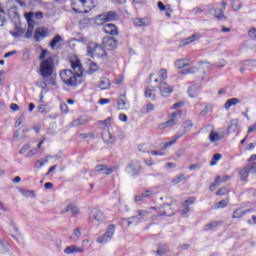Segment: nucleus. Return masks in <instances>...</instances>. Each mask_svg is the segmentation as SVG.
Here are the masks:
<instances>
[{
    "label": "nucleus",
    "mask_w": 256,
    "mask_h": 256,
    "mask_svg": "<svg viewBox=\"0 0 256 256\" xmlns=\"http://www.w3.org/2000/svg\"><path fill=\"white\" fill-rule=\"evenodd\" d=\"M70 65L74 72L71 70H62L60 77L67 87H77V85H79L77 78L83 77V64H81L79 58H76L70 61Z\"/></svg>",
    "instance_id": "obj_1"
},
{
    "label": "nucleus",
    "mask_w": 256,
    "mask_h": 256,
    "mask_svg": "<svg viewBox=\"0 0 256 256\" xmlns=\"http://www.w3.org/2000/svg\"><path fill=\"white\" fill-rule=\"evenodd\" d=\"M111 239H113V238H110L109 236H107L106 233H104V235L99 236L96 241H97V243H101L102 245H105V243H109V241H111Z\"/></svg>",
    "instance_id": "obj_36"
},
{
    "label": "nucleus",
    "mask_w": 256,
    "mask_h": 256,
    "mask_svg": "<svg viewBox=\"0 0 256 256\" xmlns=\"http://www.w3.org/2000/svg\"><path fill=\"white\" fill-rule=\"evenodd\" d=\"M158 89L160 91V95L162 97H169V95H171V93H173V86L169 85L167 82L161 80L159 82V86Z\"/></svg>",
    "instance_id": "obj_9"
},
{
    "label": "nucleus",
    "mask_w": 256,
    "mask_h": 256,
    "mask_svg": "<svg viewBox=\"0 0 256 256\" xmlns=\"http://www.w3.org/2000/svg\"><path fill=\"white\" fill-rule=\"evenodd\" d=\"M190 171H195V169H201V164L196 163L189 166Z\"/></svg>",
    "instance_id": "obj_57"
},
{
    "label": "nucleus",
    "mask_w": 256,
    "mask_h": 256,
    "mask_svg": "<svg viewBox=\"0 0 256 256\" xmlns=\"http://www.w3.org/2000/svg\"><path fill=\"white\" fill-rule=\"evenodd\" d=\"M99 87L103 91H105L106 89H109V87H111V80H109V78H102L100 80Z\"/></svg>",
    "instance_id": "obj_30"
},
{
    "label": "nucleus",
    "mask_w": 256,
    "mask_h": 256,
    "mask_svg": "<svg viewBox=\"0 0 256 256\" xmlns=\"http://www.w3.org/2000/svg\"><path fill=\"white\" fill-rule=\"evenodd\" d=\"M177 115H179V112H173L171 118L160 125V129H167V127H173V125H177Z\"/></svg>",
    "instance_id": "obj_14"
},
{
    "label": "nucleus",
    "mask_w": 256,
    "mask_h": 256,
    "mask_svg": "<svg viewBox=\"0 0 256 256\" xmlns=\"http://www.w3.org/2000/svg\"><path fill=\"white\" fill-rule=\"evenodd\" d=\"M154 110H155V105H153L152 103H148L141 108V113H143L144 115H147V113H151V111H154Z\"/></svg>",
    "instance_id": "obj_31"
},
{
    "label": "nucleus",
    "mask_w": 256,
    "mask_h": 256,
    "mask_svg": "<svg viewBox=\"0 0 256 256\" xmlns=\"http://www.w3.org/2000/svg\"><path fill=\"white\" fill-rule=\"evenodd\" d=\"M209 141L210 143H215V141H221V136H219V133L211 131L209 134Z\"/></svg>",
    "instance_id": "obj_33"
},
{
    "label": "nucleus",
    "mask_w": 256,
    "mask_h": 256,
    "mask_svg": "<svg viewBox=\"0 0 256 256\" xmlns=\"http://www.w3.org/2000/svg\"><path fill=\"white\" fill-rule=\"evenodd\" d=\"M33 26H28L26 33H25V39H31L33 37Z\"/></svg>",
    "instance_id": "obj_47"
},
{
    "label": "nucleus",
    "mask_w": 256,
    "mask_h": 256,
    "mask_svg": "<svg viewBox=\"0 0 256 256\" xmlns=\"http://www.w3.org/2000/svg\"><path fill=\"white\" fill-rule=\"evenodd\" d=\"M150 215V212L147 210H138V214L129 218H126L128 227L130 225H139V223L145 221Z\"/></svg>",
    "instance_id": "obj_3"
},
{
    "label": "nucleus",
    "mask_w": 256,
    "mask_h": 256,
    "mask_svg": "<svg viewBox=\"0 0 256 256\" xmlns=\"http://www.w3.org/2000/svg\"><path fill=\"white\" fill-rule=\"evenodd\" d=\"M250 169H251V165L249 164L239 172L241 181H245V179L249 177V174L251 173Z\"/></svg>",
    "instance_id": "obj_27"
},
{
    "label": "nucleus",
    "mask_w": 256,
    "mask_h": 256,
    "mask_svg": "<svg viewBox=\"0 0 256 256\" xmlns=\"http://www.w3.org/2000/svg\"><path fill=\"white\" fill-rule=\"evenodd\" d=\"M158 5V9H160V11H166L167 10V6H165V4H163V2L159 1L157 3Z\"/></svg>",
    "instance_id": "obj_59"
},
{
    "label": "nucleus",
    "mask_w": 256,
    "mask_h": 256,
    "mask_svg": "<svg viewBox=\"0 0 256 256\" xmlns=\"http://www.w3.org/2000/svg\"><path fill=\"white\" fill-rule=\"evenodd\" d=\"M94 221L97 223H103L105 221V214L98 208H93L88 218V223H93Z\"/></svg>",
    "instance_id": "obj_7"
},
{
    "label": "nucleus",
    "mask_w": 256,
    "mask_h": 256,
    "mask_svg": "<svg viewBox=\"0 0 256 256\" xmlns=\"http://www.w3.org/2000/svg\"><path fill=\"white\" fill-rule=\"evenodd\" d=\"M183 135H185V133L176 134L175 139H173L172 141L164 143V145L162 146V149H169V147H171L172 145H175V143H177L178 139H181V137H183Z\"/></svg>",
    "instance_id": "obj_28"
},
{
    "label": "nucleus",
    "mask_w": 256,
    "mask_h": 256,
    "mask_svg": "<svg viewBox=\"0 0 256 256\" xmlns=\"http://www.w3.org/2000/svg\"><path fill=\"white\" fill-rule=\"evenodd\" d=\"M34 19H43V12L34 13Z\"/></svg>",
    "instance_id": "obj_64"
},
{
    "label": "nucleus",
    "mask_w": 256,
    "mask_h": 256,
    "mask_svg": "<svg viewBox=\"0 0 256 256\" xmlns=\"http://www.w3.org/2000/svg\"><path fill=\"white\" fill-rule=\"evenodd\" d=\"M74 3L75 5H77L78 7H82L83 9V10L74 9L76 13H89V11H91V9L95 7V2H93V0H74Z\"/></svg>",
    "instance_id": "obj_6"
},
{
    "label": "nucleus",
    "mask_w": 256,
    "mask_h": 256,
    "mask_svg": "<svg viewBox=\"0 0 256 256\" xmlns=\"http://www.w3.org/2000/svg\"><path fill=\"white\" fill-rule=\"evenodd\" d=\"M134 24L136 25V27H147V25H149V21H147V19L145 18H137L134 21Z\"/></svg>",
    "instance_id": "obj_32"
},
{
    "label": "nucleus",
    "mask_w": 256,
    "mask_h": 256,
    "mask_svg": "<svg viewBox=\"0 0 256 256\" xmlns=\"http://www.w3.org/2000/svg\"><path fill=\"white\" fill-rule=\"evenodd\" d=\"M250 173H256V163L255 162L250 164Z\"/></svg>",
    "instance_id": "obj_63"
},
{
    "label": "nucleus",
    "mask_w": 256,
    "mask_h": 256,
    "mask_svg": "<svg viewBox=\"0 0 256 256\" xmlns=\"http://www.w3.org/2000/svg\"><path fill=\"white\" fill-rule=\"evenodd\" d=\"M169 253V246L167 244H158L156 250V256H163Z\"/></svg>",
    "instance_id": "obj_22"
},
{
    "label": "nucleus",
    "mask_w": 256,
    "mask_h": 256,
    "mask_svg": "<svg viewBox=\"0 0 256 256\" xmlns=\"http://www.w3.org/2000/svg\"><path fill=\"white\" fill-rule=\"evenodd\" d=\"M247 213H251V209H248V210L237 209L233 212L232 218L241 219V217L247 215Z\"/></svg>",
    "instance_id": "obj_26"
},
{
    "label": "nucleus",
    "mask_w": 256,
    "mask_h": 256,
    "mask_svg": "<svg viewBox=\"0 0 256 256\" xmlns=\"http://www.w3.org/2000/svg\"><path fill=\"white\" fill-rule=\"evenodd\" d=\"M117 39L113 36H106L102 40V45L104 49H108V51H113V49H117Z\"/></svg>",
    "instance_id": "obj_8"
},
{
    "label": "nucleus",
    "mask_w": 256,
    "mask_h": 256,
    "mask_svg": "<svg viewBox=\"0 0 256 256\" xmlns=\"http://www.w3.org/2000/svg\"><path fill=\"white\" fill-rule=\"evenodd\" d=\"M227 193H229V189L227 188H220L217 192L216 195L218 196H223V195H227Z\"/></svg>",
    "instance_id": "obj_53"
},
{
    "label": "nucleus",
    "mask_w": 256,
    "mask_h": 256,
    "mask_svg": "<svg viewBox=\"0 0 256 256\" xmlns=\"http://www.w3.org/2000/svg\"><path fill=\"white\" fill-rule=\"evenodd\" d=\"M100 19L104 21V23H109L111 21H117V19H119V15L115 11H108L101 14Z\"/></svg>",
    "instance_id": "obj_11"
},
{
    "label": "nucleus",
    "mask_w": 256,
    "mask_h": 256,
    "mask_svg": "<svg viewBox=\"0 0 256 256\" xmlns=\"http://www.w3.org/2000/svg\"><path fill=\"white\" fill-rule=\"evenodd\" d=\"M141 171H143V166L139 160H132L126 167V173L131 177H137Z\"/></svg>",
    "instance_id": "obj_5"
},
{
    "label": "nucleus",
    "mask_w": 256,
    "mask_h": 256,
    "mask_svg": "<svg viewBox=\"0 0 256 256\" xmlns=\"http://www.w3.org/2000/svg\"><path fill=\"white\" fill-rule=\"evenodd\" d=\"M87 53L89 57H103L105 54V49L101 45L95 42H89L87 45Z\"/></svg>",
    "instance_id": "obj_4"
},
{
    "label": "nucleus",
    "mask_w": 256,
    "mask_h": 256,
    "mask_svg": "<svg viewBox=\"0 0 256 256\" xmlns=\"http://www.w3.org/2000/svg\"><path fill=\"white\" fill-rule=\"evenodd\" d=\"M227 203H229V201L221 200L220 202H218L216 204V207H217V209H224V207H227Z\"/></svg>",
    "instance_id": "obj_51"
},
{
    "label": "nucleus",
    "mask_w": 256,
    "mask_h": 256,
    "mask_svg": "<svg viewBox=\"0 0 256 256\" xmlns=\"http://www.w3.org/2000/svg\"><path fill=\"white\" fill-rule=\"evenodd\" d=\"M81 125H85V120H83V118H78L72 122V127H79Z\"/></svg>",
    "instance_id": "obj_46"
},
{
    "label": "nucleus",
    "mask_w": 256,
    "mask_h": 256,
    "mask_svg": "<svg viewBox=\"0 0 256 256\" xmlns=\"http://www.w3.org/2000/svg\"><path fill=\"white\" fill-rule=\"evenodd\" d=\"M189 64L185 63V60H178L175 62V67H177V69H183L184 67H188Z\"/></svg>",
    "instance_id": "obj_43"
},
{
    "label": "nucleus",
    "mask_w": 256,
    "mask_h": 256,
    "mask_svg": "<svg viewBox=\"0 0 256 256\" xmlns=\"http://www.w3.org/2000/svg\"><path fill=\"white\" fill-rule=\"evenodd\" d=\"M160 77H161V79H167V70L166 69L160 70Z\"/></svg>",
    "instance_id": "obj_62"
},
{
    "label": "nucleus",
    "mask_w": 256,
    "mask_h": 256,
    "mask_svg": "<svg viewBox=\"0 0 256 256\" xmlns=\"http://www.w3.org/2000/svg\"><path fill=\"white\" fill-rule=\"evenodd\" d=\"M34 17H35V13L34 12H28V13L25 14L26 21H31V20L34 19Z\"/></svg>",
    "instance_id": "obj_56"
},
{
    "label": "nucleus",
    "mask_w": 256,
    "mask_h": 256,
    "mask_svg": "<svg viewBox=\"0 0 256 256\" xmlns=\"http://www.w3.org/2000/svg\"><path fill=\"white\" fill-rule=\"evenodd\" d=\"M49 53V51L47 50H42L40 56H39V59L40 61H43V59H45V57H47V54Z\"/></svg>",
    "instance_id": "obj_61"
},
{
    "label": "nucleus",
    "mask_w": 256,
    "mask_h": 256,
    "mask_svg": "<svg viewBox=\"0 0 256 256\" xmlns=\"http://www.w3.org/2000/svg\"><path fill=\"white\" fill-rule=\"evenodd\" d=\"M62 213H71L72 217H75L76 215H79V208H77L75 204H69Z\"/></svg>",
    "instance_id": "obj_24"
},
{
    "label": "nucleus",
    "mask_w": 256,
    "mask_h": 256,
    "mask_svg": "<svg viewBox=\"0 0 256 256\" xmlns=\"http://www.w3.org/2000/svg\"><path fill=\"white\" fill-rule=\"evenodd\" d=\"M153 91H155V89L146 88L145 89V97L152 99V101H155V95H153Z\"/></svg>",
    "instance_id": "obj_42"
},
{
    "label": "nucleus",
    "mask_w": 256,
    "mask_h": 256,
    "mask_svg": "<svg viewBox=\"0 0 256 256\" xmlns=\"http://www.w3.org/2000/svg\"><path fill=\"white\" fill-rule=\"evenodd\" d=\"M248 37H250V39H253V41H256V29L252 28L248 31Z\"/></svg>",
    "instance_id": "obj_52"
},
{
    "label": "nucleus",
    "mask_w": 256,
    "mask_h": 256,
    "mask_svg": "<svg viewBox=\"0 0 256 256\" xmlns=\"http://www.w3.org/2000/svg\"><path fill=\"white\" fill-rule=\"evenodd\" d=\"M55 69L53 57H48L40 63V75L42 79H49Z\"/></svg>",
    "instance_id": "obj_2"
},
{
    "label": "nucleus",
    "mask_w": 256,
    "mask_h": 256,
    "mask_svg": "<svg viewBox=\"0 0 256 256\" xmlns=\"http://www.w3.org/2000/svg\"><path fill=\"white\" fill-rule=\"evenodd\" d=\"M200 37L201 35H199L198 33H195L192 36L182 40V45H189V43H193L197 41V39H199Z\"/></svg>",
    "instance_id": "obj_29"
},
{
    "label": "nucleus",
    "mask_w": 256,
    "mask_h": 256,
    "mask_svg": "<svg viewBox=\"0 0 256 256\" xmlns=\"http://www.w3.org/2000/svg\"><path fill=\"white\" fill-rule=\"evenodd\" d=\"M218 185H221V176H217V177L215 178L214 183H212V184L210 185V187H209L210 191H215V189H216V187H217Z\"/></svg>",
    "instance_id": "obj_40"
},
{
    "label": "nucleus",
    "mask_w": 256,
    "mask_h": 256,
    "mask_svg": "<svg viewBox=\"0 0 256 256\" xmlns=\"http://www.w3.org/2000/svg\"><path fill=\"white\" fill-rule=\"evenodd\" d=\"M239 103H241V100H239V98H231V99H228V100L225 102L224 107H225V109H226L227 111H229V109H231V107H233V106H235V105H237V104H239Z\"/></svg>",
    "instance_id": "obj_25"
},
{
    "label": "nucleus",
    "mask_w": 256,
    "mask_h": 256,
    "mask_svg": "<svg viewBox=\"0 0 256 256\" xmlns=\"http://www.w3.org/2000/svg\"><path fill=\"white\" fill-rule=\"evenodd\" d=\"M200 92H201V85H198V84H193V85L190 86L189 89H188V95H189V97H191L192 99H194L195 97H197Z\"/></svg>",
    "instance_id": "obj_15"
},
{
    "label": "nucleus",
    "mask_w": 256,
    "mask_h": 256,
    "mask_svg": "<svg viewBox=\"0 0 256 256\" xmlns=\"http://www.w3.org/2000/svg\"><path fill=\"white\" fill-rule=\"evenodd\" d=\"M60 41H63V38L60 35H56L50 42V47L52 49H55L57 46V43H60Z\"/></svg>",
    "instance_id": "obj_39"
},
{
    "label": "nucleus",
    "mask_w": 256,
    "mask_h": 256,
    "mask_svg": "<svg viewBox=\"0 0 256 256\" xmlns=\"http://www.w3.org/2000/svg\"><path fill=\"white\" fill-rule=\"evenodd\" d=\"M119 169V166H112L107 167L105 164L97 165L95 167L96 173H103V175H112V173H115Z\"/></svg>",
    "instance_id": "obj_10"
},
{
    "label": "nucleus",
    "mask_w": 256,
    "mask_h": 256,
    "mask_svg": "<svg viewBox=\"0 0 256 256\" xmlns=\"http://www.w3.org/2000/svg\"><path fill=\"white\" fill-rule=\"evenodd\" d=\"M25 33V27L21 26V22L14 24V31H10V35L15 39H19Z\"/></svg>",
    "instance_id": "obj_12"
},
{
    "label": "nucleus",
    "mask_w": 256,
    "mask_h": 256,
    "mask_svg": "<svg viewBox=\"0 0 256 256\" xmlns=\"http://www.w3.org/2000/svg\"><path fill=\"white\" fill-rule=\"evenodd\" d=\"M30 149H31V144H26L20 149L19 153L20 155H25V153H27V151H29Z\"/></svg>",
    "instance_id": "obj_50"
},
{
    "label": "nucleus",
    "mask_w": 256,
    "mask_h": 256,
    "mask_svg": "<svg viewBox=\"0 0 256 256\" xmlns=\"http://www.w3.org/2000/svg\"><path fill=\"white\" fill-rule=\"evenodd\" d=\"M151 197H153V192L151 190H146L141 195L135 196V201L137 203L139 201H145V199H149Z\"/></svg>",
    "instance_id": "obj_23"
},
{
    "label": "nucleus",
    "mask_w": 256,
    "mask_h": 256,
    "mask_svg": "<svg viewBox=\"0 0 256 256\" xmlns=\"http://www.w3.org/2000/svg\"><path fill=\"white\" fill-rule=\"evenodd\" d=\"M99 71V66L95 62H90L89 64V70L88 73L89 75H93V73Z\"/></svg>",
    "instance_id": "obj_38"
},
{
    "label": "nucleus",
    "mask_w": 256,
    "mask_h": 256,
    "mask_svg": "<svg viewBox=\"0 0 256 256\" xmlns=\"http://www.w3.org/2000/svg\"><path fill=\"white\" fill-rule=\"evenodd\" d=\"M83 248H79L75 245L68 246L64 249L66 255H73V253H83Z\"/></svg>",
    "instance_id": "obj_21"
},
{
    "label": "nucleus",
    "mask_w": 256,
    "mask_h": 256,
    "mask_svg": "<svg viewBox=\"0 0 256 256\" xmlns=\"http://www.w3.org/2000/svg\"><path fill=\"white\" fill-rule=\"evenodd\" d=\"M185 179V174H180L172 180V183H174V185H179V183H181V181H185Z\"/></svg>",
    "instance_id": "obj_41"
},
{
    "label": "nucleus",
    "mask_w": 256,
    "mask_h": 256,
    "mask_svg": "<svg viewBox=\"0 0 256 256\" xmlns=\"http://www.w3.org/2000/svg\"><path fill=\"white\" fill-rule=\"evenodd\" d=\"M104 234L113 239V236L115 235V225L110 224Z\"/></svg>",
    "instance_id": "obj_37"
},
{
    "label": "nucleus",
    "mask_w": 256,
    "mask_h": 256,
    "mask_svg": "<svg viewBox=\"0 0 256 256\" xmlns=\"http://www.w3.org/2000/svg\"><path fill=\"white\" fill-rule=\"evenodd\" d=\"M47 37V31H45L43 28H38L34 33V39L37 43L41 41L42 39H45Z\"/></svg>",
    "instance_id": "obj_20"
},
{
    "label": "nucleus",
    "mask_w": 256,
    "mask_h": 256,
    "mask_svg": "<svg viewBox=\"0 0 256 256\" xmlns=\"http://www.w3.org/2000/svg\"><path fill=\"white\" fill-rule=\"evenodd\" d=\"M73 235L76 239H79L81 237V230L79 228L74 229Z\"/></svg>",
    "instance_id": "obj_60"
},
{
    "label": "nucleus",
    "mask_w": 256,
    "mask_h": 256,
    "mask_svg": "<svg viewBox=\"0 0 256 256\" xmlns=\"http://www.w3.org/2000/svg\"><path fill=\"white\" fill-rule=\"evenodd\" d=\"M205 11V7L201 6V7H195L192 10V13H194L195 15H199L201 13H203Z\"/></svg>",
    "instance_id": "obj_49"
},
{
    "label": "nucleus",
    "mask_w": 256,
    "mask_h": 256,
    "mask_svg": "<svg viewBox=\"0 0 256 256\" xmlns=\"http://www.w3.org/2000/svg\"><path fill=\"white\" fill-rule=\"evenodd\" d=\"M182 127L185 131V133H189V131H191V129H193V121L191 120H186L183 122Z\"/></svg>",
    "instance_id": "obj_34"
},
{
    "label": "nucleus",
    "mask_w": 256,
    "mask_h": 256,
    "mask_svg": "<svg viewBox=\"0 0 256 256\" xmlns=\"http://www.w3.org/2000/svg\"><path fill=\"white\" fill-rule=\"evenodd\" d=\"M39 150L37 148H34L32 150H30L27 154V158L30 159L31 157H35V154L38 152Z\"/></svg>",
    "instance_id": "obj_55"
},
{
    "label": "nucleus",
    "mask_w": 256,
    "mask_h": 256,
    "mask_svg": "<svg viewBox=\"0 0 256 256\" xmlns=\"http://www.w3.org/2000/svg\"><path fill=\"white\" fill-rule=\"evenodd\" d=\"M196 71H198L197 67H190L182 70L180 73H182V75H189V73H195Z\"/></svg>",
    "instance_id": "obj_45"
},
{
    "label": "nucleus",
    "mask_w": 256,
    "mask_h": 256,
    "mask_svg": "<svg viewBox=\"0 0 256 256\" xmlns=\"http://www.w3.org/2000/svg\"><path fill=\"white\" fill-rule=\"evenodd\" d=\"M47 83L48 85H52V86L57 85V82L55 81V77H53V75L50 76V78L47 80Z\"/></svg>",
    "instance_id": "obj_58"
},
{
    "label": "nucleus",
    "mask_w": 256,
    "mask_h": 256,
    "mask_svg": "<svg viewBox=\"0 0 256 256\" xmlns=\"http://www.w3.org/2000/svg\"><path fill=\"white\" fill-rule=\"evenodd\" d=\"M241 7H242L241 2H232L233 11H239V9H241Z\"/></svg>",
    "instance_id": "obj_54"
},
{
    "label": "nucleus",
    "mask_w": 256,
    "mask_h": 256,
    "mask_svg": "<svg viewBox=\"0 0 256 256\" xmlns=\"http://www.w3.org/2000/svg\"><path fill=\"white\" fill-rule=\"evenodd\" d=\"M102 139L104 143H107V144L115 143V137L113 136V134H111L109 130H104L102 132Z\"/></svg>",
    "instance_id": "obj_17"
},
{
    "label": "nucleus",
    "mask_w": 256,
    "mask_h": 256,
    "mask_svg": "<svg viewBox=\"0 0 256 256\" xmlns=\"http://www.w3.org/2000/svg\"><path fill=\"white\" fill-rule=\"evenodd\" d=\"M220 223L221 222H218V221L210 222L205 225L204 231H213V229H215L216 227H219Z\"/></svg>",
    "instance_id": "obj_35"
},
{
    "label": "nucleus",
    "mask_w": 256,
    "mask_h": 256,
    "mask_svg": "<svg viewBox=\"0 0 256 256\" xmlns=\"http://www.w3.org/2000/svg\"><path fill=\"white\" fill-rule=\"evenodd\" d=\"M138 149L140 153H151V151H149V148H147V144H140L138 146Z\"/></svg>",
    "instance_id": "obj_48"
},
{
    "label": "nucleus",
    "mask_w": 256,
    "mask_h": 256,
    "mask_svg": "<svg viewBox=\"0 0 256 256\" xmlns=\"http://www.w3.org/2000/svg\"><path fill=\"white\" fill-rule=\"evenodd\" d=\"M193 203H195V197H190L182 203V207H184V209L182 210V215H187V213L191 211L189 205H193Z\"/></svg>",
    "instance_id": "obj_19"
},
{
    "label": "nucleus",
    "mask_w": 256,
    "mask_h": 256,
    "mask_svg": "<svg viewBox=\"0 0 256 256\" xmlns=\"http://www.w3.org/2000/svg\"><path fill=\"white\" fill-rule=\"evenodd\" d=\"M118 109L125 111L129 109L130 105L129 102H127V96L121 95L120 98L118 99Z\"/></svg>",
    "instance_id": "obj_16"
},
{
    "label": "nucleus",
    "mask_w": 256,
    "mask_h": 256,
    "mask_svg": "<svg viewBox=\"0 0 256 256\" xmlns=\"http://www.w3.org/2000/svg\"><path fill=\"white\" fill-rule=\"evenodd\" d=\"M9 252V246L3 242V240H0V253H8Z\"/></svg>",
    "instance_id": "obj_44"
},
{
    "label": "nucleus",
    "mask_w": 256,
    "mask_h": 256,
    "mask_svg": "<svg viewBox=\"0 0 256 256\" xmlns=\"http://www.w3.org/2000/svg\"><path fill=\"white\" fill-rule=\"evenodd\" d=\"M103 31L107 35H119V30L117 29V26L113 23H108L103 26Z\"/></svg>",
    "instance_id": "obj_13"
},
{
    "label": "nucleus",
    "mask_w": 256,
    "mask_h": 256,
    "mask_svg": "<svg viewBox=\"0 0 256 256\" xmlns=\"http://www.w3.org/2000/svg\"><path fill=\"white\" fill-rule=\"evenodd\" d=\"M210 12L214 17H216V19H218V21H221V19H227V17H225V12L221 8H211Z\"/></svg>",
    "instance_id": "obj_18"
}]
</instances>
